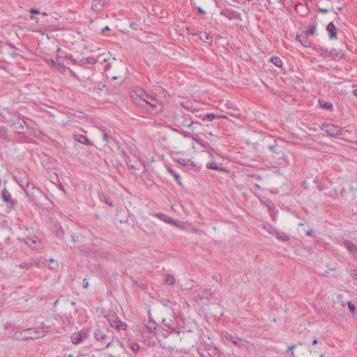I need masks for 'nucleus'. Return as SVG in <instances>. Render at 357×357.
I'll use <instances>...</instances> for the list:
<instances>
[{
    "label": "nucleus",
    "mask_w": 357,
    "mask_h": 357,
    "mask_svg": "<svg viewBox=\"0 0 357 357\" xmlns=\"http://www.w3.org/2000/svg\"><path fill=\"white\" fill-rule=\"evenodd\" d=\"M312 234H313V231H312V230H309V231H307L306 232V235H307V236H312Z\"/></svg>",
    "instance_id": "nucleus-58"
},
{
    "label": "nucleus",
    "mask_w": 357,
    "mask_h": 357,
    "mask_svg": "<svg viewBox=\"0 0 357 357\" xmlns=\"http://www.w3.org/2000/svg\"><path fill=\"white\" fill-rule=\"evenodd\" d=\"M307 36H306V33L305 36L302 35H297L296 39L299 40V42L305 47H310V42L307 39Z\"/></svg>",
    "instance_id": "nucleus-29"
},
{
    "label": "nucleus",
    "mask_w": 357,
    "mask_h": 357,
    "mask_svg": "<svg viewBox=\"0 0 357 357\" xmlns=\"http://www.w3.org/2000/svg\"><path fill=\"white\" fill-rule=\"evenodd\" d=\"M66 58L70 59L73 61V59H74L73 56L72 54H66Z\"/></svg>",
    "instance_id": "nucleus-57"
},
{
    "label": "nucleus",
    "mask_w": 357,
    "mask_h": 357,
    "mask_svg": "<svg viewBox=\"0 0 357 357\" xmlns=\"http://www.w3.org/2000/svg\"><path fill=\"white\" fill-rule=\"evenodd\" d=\"M144 105H149L155 113L161 112L163 109L162 102L155 96H152L146 92Z\"/></svg>",
    "instance_id": "nucleus-6"
},
{
    "label": "nucleus",
    "mask_w": 357,
    "mask_h": 357,
    "mask_svg": "<svg viewBox=\"0 0 357 357\" xmlns=\"http://www.w3.org/2000/svg\"><path fill=\"white\" fill-rule=\"evenodd\" d=\"M153 216L158 218L159 220H160L166 223L170 224V225H176V224H177L176 220H174V219L171 218L170 217H169L168 215H165L163 213H154L153 215Z\"/></svg>",
    "instance_id": "nucleus-14"
},
{
    "label": "nucleus",
    "mask_w": 357,
    "mask_h": 357,
    "mask_svg": "<svg viewBox=\"0 0 357 357\" xmlns=\"http://www.w3.org/2000/svg\"><path fill=\"white\" fill-rule=\"evenodd\" d=\"M319 103L322 108L331 110L333 107V104L331 102H324V103H321V101L319 100Z\"/></svg>",
    "instance_id": "nucleus-40"
},
{
    "label": "nucleus",
    "mask_w": 357,
    "mask_h": 357,
    "mask_svg": "<svg viewBox=\"0 0 357 357\" xmlns=\"http://www.w3.org/2000/svg\"><path fill=\"white\" fill-rule=\"evenodd\" d=\"M220 14L229 20H241V14L231 8L224 9L221 11Z\"/></svg>",
    "instance_id": "nucleus-12"
},
{
    "label": "nucleus",
    "mask_w": 357,
    "mask_h": 357,
    "mask_svg": "<svg viewBox=\"0 0 357 357\" xmlns=\"http://www.w3.org/2000/svg\"><path fill=\"white\" fill-rule=\"evenodd\" d=\"M296 348V344H292L291 346H289L287 349V352L289 353L290 352V355L291 356L294 357V349Z\"/></svg>",
    "instance_id": "nucleus-45"
},
{
    "label": "nucleus",
    "mask_w": 357,
    "mask_h": 357,
    "mask_svg": "<svg viewBox=\"0 0 357 357\" xmlns=\"http://www.w3.org/2000/svg\"><path fill=\"white\" fill-rule=\"evenodd\" d=\"M102 136L103 141L105 142H107V141H108L107 134L106 132H103Z\"/></svg>",
    "instance_id": "nucleus-51"
},
{
    "label": "nucleus",
    "mask_w": 357,
    "mask_h": 357,
    "mask_svg": "<svg viewBox=\"0 0 357 357\" xmlns=\"http://www.w3.org/2000/svg\"><path fill=\"white\" fill-rule=\"evenodd\" d=\"M319 11L323 14H326L329 12L328 9H327V8H319Z\"/></svg>",
    "instance_id": "nucleus-55"
},
{
    "label": "nucleus",
    "mask_w": 357,
    "mask_h": 357,
    "mask_svg": "<svg viewBox=\"0 0 357 357\" xmlns=\"http://www.w3.org/2000/svg\"><path fill=\"white\" fill-rule=\"evenodd\" d=\"M350 275L354 278V279H357V269H354L351 271L350 273Z\"/></svg>",
    "instance_id": "nucleus-47"
},
{
    "label": "nucleus",
    "mask_w": 357,
    "mask_h": 357,
    "mask_svg": "<svg viewBox=\"0 0 357 357\" xmlns=\"http://www.w3.org/2000/svg\"><path fill=\"white\" fill-rule=\"evenodd\" d=\"M70 304L73 306H75L76 305V303L75 301H71L70 302Z\"/></svg>",
    "instance_id": "nucleus-64"
},
{
    "label": "nucleus",
    "mask_w": 357,
    "mask_h": 357,
    "mask_svg": "<svg viewBox=\"0 0 357 357\" xmlns=\"http://www.w3.org/2000/svg\"><path fill=\"white\" fill-rule=\"evenodd\" d=\"M165 282L167 285H172L175 283V278L171 274H167L165 275Z\"/></svg>",
    "instance_id": "nucleus-36"
},
{
    "label": "nucleus",
    "mask_w": 357,
    "mask_h": 357,
    "mask_svg": "<svg viewBox=\"0 0 357 357\" xmlns=\"http://www.w3.org/2000/svg\"><path fill=\"white\" fill-rule=\"evenodd\" d=\"M141 177L144 181V183L146 184V185L151 187L154 184V181L152 179V176L148 172H144L142 174Z\"/></svg>",
    "instance_id": "nucleus-20"
},
{
    "label": "nucleus",
    "mask_w": 357,
    "mask_h": 357,
    "mask_svg": "<svg viewBox=\"0 0 357 357\" xmlns=\"http://www.w3.org/2000/svg\"><path fill=\"white\" fill-rule=\"evenodd\" d=\"M206 167L207 169H214V170H217V171H219V172H227L228 170L227 169V168L225 167H220V166H218L215 162H207L206 164Z\"/></svg>",
    "instance_id": "nucleus-24"
},
{
    "label": "nucleus",
    "mask_w": 357,
    "mask_h": 357,
    "mask_svg": "<svg viewBox=\"0 0 357 357\" xmlns=\"http://www.w3.org/2000/svg\"><path fill=\"white\" fill-rule=\"evenodd\" d=\"M145 93L146 91L142 89L133 91L130 95L132 102L140 107L144 106Z\"/></svg>",
    "instance_id": "nucleus-9"
},
{
    "label": "nucleus",
    "mask_w": 357,
    "mask_h": 357,
    "mask_svg": "<svg viewBox=\"0 0 357 357\" xmlns=\"http://www.w3.org/2000/svg\"><path fill=\"white\" fill-rule=\"evenodd\" d=\"M321 129L331 137L338 136L342 134V129L334 124H323Z\"/></svg>",
    "instance_id": "nucleus-8"
},
{
    "label": "nucleus",
    "mask_w": 357,
    "mask_h": 357,
    "mask_svg": "<svg viewBox=\"0 0 357 357\" xmlns=\"http://www.w3.org/2000/svg\"><path fill=\"white\" fill-rule=\"evenodd\" d=\"M197 9L198 12L202 15H205L206 13V12L204 10H203L200 6H198Z\"/></svg>",
    "instance_id": "nucleus-52"
},
{
    "label": "nucleus",
    "mask_w": 357,
    "mask_h": 357,
    "mask_svg": "<svg viewBox=\"0 0 357 357\" xmlns=\"http://www.w3.org/2000/svg\"><path fill=\"white\" fill-rule=\"evenodd\" d=\"M329 58L332 59H340L343 58L344 54L342 50L337 49H332L330 50Z\"/></svg>",
    "instance_id": "nucleus-23"
},
{
    "label": "nucleus",
    "mask_w": 357,
    "mask_h": 357,
    "mask_svg": "<svg viewBox=\"0 0 357 357\" xmlns=\"http://www.w3.org/2000/svg\"><path fill=\"white\" fill-rule=\"evenodd\" d=\"M326 30L329 33L328 38L331 40L336 38V37H337L336 27L333 22H331L327 25Z\"/></svg>",
    "instance_id": "nucleus-19"
},
{
    "label": "nucleus",
    "mask_w": 357,
    "mask_h": 357,
    "mask_svg": "<svg viewBox=\"0 0 357 357\" xmlns=\"http://www.w3.org/2000/svg\"><path fill=\"white\" fill-rule=\"evenodd\" d=\"M84 338H86V333L82 331L74 333L70 337L71 341L74 344L81 343Z\"/></svg>",
    "instance_id": "nucleus-17"
},
{
    "label": "nucleus",
    "mask_w": 357,
    "mask_h": 357,
    "mask_svg": "<svg viewBox=\"0 0 357 357\" xmlns=\"http://www.w3.org/2000/svg\"><path fill=\"white\" fill-rule=\"evenodd\" d=\"M24 241L32 250H39L43 245L41 240L35 234H27Z\"/></svg>",
    "instance_id": "nucleus-7"
},
{
    "label": "nucleus",
    "mask_w": 357,
    "mask_h": 357,
    "mask_svg": "<svg viewBox=\"0 0 357 357\" xmlns=\"http://www.w3.org/2000/svg\"><path fill=\"white\" fill-rule=\"evenodd\" d=\"M101 200H102V202H104L106 204H107L109 206H110V207L113 206V204L109 197H107L106 196H102V197L101 198Z\"/></svg>",
    "instance_id": "nucleus-43"
},
{
    "label": "nucleus",
    "mask_w": 357,
    "mask_h": 357,
    "mask_svg": "<svg viewBox=\"0 0 357 357\" xmlns=\"http://www.w3.org/2000/svg\"><path fill=\"white\" fill-rule=\"evenodd\" d=\"M254 186H255V188H257L259 190L261 189V186L258 183H255Z\"/></svg>",
    "instance_id": "nucleus-59"
},
{
    "label": "nucleus",
    "mask_w": 357,
    "mask_h": 357,
    "mask_svg": "<svg viewBox=\"0 0 357 357\" xmlns=\"http://www.w3.org/2000/svg\"><path fill=\"white\" fill-rule=\"evenodd\" d=\"M16 181L20 187L24 190V192L26 189H29L33 183H31L25 172L20 174L18 177H16Z\"/></svg>",
    "instance_id": "nucleus-10"
},
{
    "label": "nucleus",
    "mask_w": 357,
    "mask_h": 357,
    "mask_svg": "<svg viewBox=\"0 0 357 357\" xmlns=\"http://www.w3.org/2000/svg\"><path fill=\"white\" fill-rule=\"evenodd\" d=\"M343 244L349 253L355 255L357 251V246L352 241L349 240H344Z\"/></svg>",
    "instance_id": "nucleus-22"
},
{
    "label": "nucleus",
    "mask_w": 357,
    "mask_h": 357,
    "mask_svg": "<svg viewBox=\"0 0 357 357\" xmlns=\"http://www.w3.org/2000/svg\"><path fill=\"white\" fill-rule=\"evenodd\" d=\"M271 139L273 141V144H268V149L273 152V153H279V151H278V146L277 144V142L275 139H273L271 138Z\"/></svg>",
    "instance_id": "nucleus-33"
},
{
    "label": "nucleus",
    "mask_w": 357,
    "mask_h": 357,
    "mask_svg": "<svg viewBox=\"0 0 357 357\" xmlns=\"http://www.w3.org/2000/svg\"><path fill=\"white\" fill-rule=\"evenodd\" d=\"M29 200L39 208L47 206L48 203L52 202L48 199L47 196L38 188L33 184L25 192Z\"/></svg>",
    "instance_id": "nucleus-1"
},
{
    "label": "nucleus",
    "mask_w": 357,
    "mask_h": 357,
    "mask_svg": "<svg viewBox=\"0 0 357 357\" xmlns=\"http://www.w3.org/2000/svg\"><path fill=\"white\" fill-rule=\"evenodd\" d=\"M348 307L351 312L356 310V306L351 302H348Z\"/></svg>",
    "instance_id": "nucleus-46"
},
{
    "label": "nucleus",
    "mask_w": 357,
    "mask_h": 357,
    "mask_svg": "<svg viewBox=\"0 0 357 357\" xmlns=\"http://www.w3.org/2000/svg\"><path fill=\"white\" fill-rule=\"evenodd\" d=\"M29 12H30L31 13H32V14H39V13H40V11H39V10H38V9H37V8H31V9L29 10Z\"/></svg>",
    "instance_id": "nucleus-50"
},
{
    "label": "nucleus",
    "mask_w": 357,
    "mask_h": 357,
    "mask_svg": "<svg viewBox=\"0 0 357 357\" xmlns=\"http://www.w3.org/2000/svg\"><path fill=\"white\" fill-rule=\"evenodd\" d=\"M276 238L282 241H288L289 240V236L283 233L276 231Z\"/></svg>",
    "instance_id": "nucleus-37"
},
{
    "label": "nucleus",
    "mask_w": 357,
    "mask_h": 357,
    "mask_svg": "<svg viewBox=\"0 0 357 357\" xmlns=\"http://www.w3.org/2000/svg\"><path fill=\"white\" fill-rule=\"evenodd\" d=\"M129 347L130 349H132L134 352H137L139 349V346L136 342H131L129 344Z\"/></svg>",
    "instance_id": "nucleus-42"
},
{
    "label": "nucleus",
    "mask_w": 357,
    "mask_h": 357,
    "mask_svg": "<svg viewBox=\"0 0 357 357\" xmlns=\"http://www.w3.org/2000/svg\"><path fill=\"white\" fill-rule=\"evenodd\" d=\"M83 287L84 288L86 289L89 287V282L86 278L83 280Z\"/></svg>",
    "instance_id": "nucleus-53"
},
{
    "label": "nucleus",
    "mask_w": 357,
    "mask_h": 357,
    "mask_svg": "<svg viewBox=\"0 0 357 357\" xmlns=\"http://www.w3.org/2000/svg\"><path fill=\"white\" fill-rule=\"evenodd\" d=\"M110 29L109 28V26H105L103 29H102V32H105V31H109Z\"/></svg>",
    "instance_id": "nucleus-60"
},
{
    "label": "nucleus",
    "mask_w": 357,
    "mask_h": 357,
    "mask_svg": "<svg viewBox=\"0 0 357 357\" xmlns=\"http://www.w3.org/2000/svg\"><path fill=\"white\" fill-rule=\"evenodd\" d=\"M198 143L200 144L203 147H204L206 149L208 147H210L209 144L203 140L198 141Z\"/></svg>",
    "instance_id": "nucleus-48"
},
{
    "label": "nucleus",
    "mask_w": 357,
    "mask_h": 357,
    "mask_svg": "<svg viewBox=\"0 0 357 357\" xmlns=\"http://www.w3.org/2000/svg\"><path fill=\"white\" fill-rule=\"evenodd\" d=\"M1 199L3 202L10 204L12 206L17 204V200L12 198L11 193L6 188H4L1 191Z\"/></svg>",
    "instance_id": "nucleus-11"
},
{
    "label": "nucleus",
    "mask_w": 357,
    "mask_h": 357,
    "mask_svg": "<svg viewBox=\"0 0 357 357\" xmlns=\"http://www.w3.org/2000/svg\"><path fill=\"white\" fill-rule=\"evenodd\" d=\"M47 62L49 64H50L52 67H54V65H55V64H56V61H54V60H52V59H48V60H47Z\"/></svg>",
    "instance_id": "nucleus-56"
},
{
    "label": "nucleus",
    "mask_w": 357,
    "mask_h": 357,
    "mask_svg": "<svg viewBox=\"0 0 357 357\" xmlns=\"http://www.w3.org/2000/svg\"><path fill=\"white\" fill-rule=\"evenodd\" d=\"M54 68H55L60 72H65L66 70V67L62 63L59 62H56Z\"/></svg>",
    "instance_id": "nucleus-41"
},
{
    "label": "nucleus",
    "mask_w": 357,
    "mask_h": 357,
    "mask_svg": "<svg viewBox=\"0 0 357 357\" xmlns=\"http://www.w3.org/2000/svg\"><path fill=\"white\" fill-rule=\"evenodd\" d=\"M111 326L119 330H123L126 328V324L119 321L116 324L115 322H114V324H111Z\"/></svg>",
    "instance_id": "nucleus-39"
},
{
    "label": "nucleus",
    "mask_w": 357,
    "mask_h": 357,
    "mask_svg": "<svg viewBox=\"0 0 357 357\" xmlns=\"http://www.w3.org/2000/svg\"><path fill=\"white\" fill-rule=\"evenodd\" d=\"M270 61L277 67H282L283 63L281 59L278 56H272Z\"/></svg>",
    "instance_id": "nucleus-35"
},
{
    "label": "nucleus",
    "mask_w": 357,
    "mask_h": 357,
    "mask_svg": "<svg viewBox=\"0 0 357 357\" xmlns=\"http://www.w3.org/2000/svg\"><path fill=\"white\" fill-rule=\"evenodd\" d=\"M181 105H182L183 107L186 108V109L190 108V107H189V106H188V105H185V104H184V102H182V103H181Z\"/></svg>",
    "instance_id": "nucleus-62"
},
{
    "label": "nucleus",
    "mask_w": 357,
    "mask_h": 357,
    "mask_svg": "<svg viewBox=\"0 0 357 357\" xmlns=\"http://www.w3.org/2000/svg\"><path fill=\"white\" fill-rule=\"evenodd\" d=\"M110 333H112V331L109 330H102L98 328L94 332V337L98 342H100L102 344H105V348H108L112 345L113 342V336Z\"/></svg>",
    "instance_id": "nucleus-4"
},
{
    "label": "nucleus",
    "mask_w": 357,
    "mask_h": 357,
    "mask_svg": "<svg viewBox=\"0 0 357 357\" xmlns=\"http://www.w3.org/2000/svg\"><path fill=\"white\" fill-rule=\"evenodd\" d=\"M226 119L227 116L225 115H216L213 113H207L203 116L204 121H211L214 119Z\"/></svg>",
    "instance_id": "nucleus-25"
},
{
    "label": "nucleus",
    "mask_w": 357,
    "mask_h": 357,
    "mask_svg": "<svg viewBox=\"0 0 357 357\" xmlns=\"http://www.w3.org/2000/svg\"><path fill=\"white\" fill-rule=\"evenodd\" d=\"M167 170L169 173H170L175 178L176 183L178 185H181V180L180 175L170 167H167Z\"/></svg>",
    "instance_id": "nucleus-30"
},
{
    "label": "nucleus",
    "mask_w": 357,
    "mask_h": 357,
    "mask_svg": "<svg viewBox=\"0 0 357 357\" xmlns=\"http://www.w3.org/2000/svg\"><path fill=\"white\" fill-rule=\"evenodd\" d=\"M47 330L43 327H24L21 328V331H16L13 335L16 340H33L44 337Z\"/></svg>",
    "instance_id": "nucleus-2"
},
{
    "label": "nucleus",
    "mask_w": 357,
    "mask_h": 357,
    "mask_svg": "<svg viewBox=\"0 0 357 357\" xmlns=\"http://www.w3.org/2000/svg\"><path fill=\"white\" fill-rule=\"evenodd\" d=\"M73 139L75 141L84 144L86 146L92 145V143L90 142V140L84 135L80 133H74L73 134Z\"/></svg>",
    "instance_id": "nucleus-16"
},
{
    "label": "nucleus",
    "mask_w": 357,
    "mask_h": 357,
    "mask_svg": "<svg viewBox=\"0 0 357 357\" xmlns=\"http://www.w3.org/2000/svg\"><path fill=\"white\" fill-rule=\"evenodd\" d=\"M5 329L11 332H14L13 335L16 333V331H21L20 328H17L15 325L10 323H6L5 325Z\"/></svg>",
    "instance_id": "nucleus-34"
},
{
    "label": "nucleus",
    "mask_w": 357,
    "mask_h": 357,
    "mask_svg": "<svg viewBox=\"0 0 357 357\" xmlns=\"http://www.w3.org/2000/svg\"><path fill=\"white\" fill-rule=\"evenodd\" d=\"M92 60H93V59L90 58V57L82 58L79 61L74 59H73V63L79 65V66H82V65L86 64V63H93Z\"/></svg>",
    "instance_id": "nucleus-28"
},
{
    "label": "nucleus",
    "mask_w": 357,
    "mask_h": 357,
    "mask_svg": "<svg viewBox=\"0 0 357 357\" xmlns=\"http://www.w3.org/2000/svg\"><path fill=\"white\" fill-rule=\"evenodd\" d=\"M198 35H199V39L202 42L208 43V44L212 43L213 37L209 33H207L206 31H201V32H199V33Z\"/></svg>",
    "instance_id": "nucleus-21"
},
{
    "label": "nucleus",
    "mask_w": 357,
    "mask_h": 357,
    "mask_svg": "<svg viewBox=\"0 0 357 357\" xmlns=\"http://www.w3.org/2000/svg\"><path fill=\"white\" fill-rule=\"evenodd\" d=\"M353 94H354L356 97H357V89H354V90L353 91Z\"/></svg>",
    "instance_id": "nucleus-63"
},
{
    "label": "nucleus",
    "mask_w": 357,
    "mask_h": 357,
    "mask_svg": "<svg viewBox=\"0 0 357 357\" xmlns=\"http://www.w3.org/2000/svg\"><path fill=\"white\" fill-rule=\"evenodd\" d=\"M222 337L225 340L232 342L234 345L240 348L245 347L249 349L252 346L251 343L248 340L241 338L238 336L232 335L227 332L223 333L222 334Z\"/></svg>",
    "instance_id": "nucleus-5"
},
{
    "label": "nucleus",
    "mask_w": 357,
    "mask_h": 357,
    "mask_svg": "<svg viewBox=\"0 0 357 357\" xmlns=\"http://www.w3.org/2000/svg\"><path fill=\"white\" fill-rule=\"evenodd\" d=\"M321 51H322V54L324 55V56L329 58L328 54L330 53V50H328L327 49H322Z\"/></svg>",
    "instance_id": "nucleus-49"
},
{
    "label": "nucleus",
    "mask_w": 357,
    "mask_h": 357,
    "mask_svg": "<svg viewBox=\"0 0 357 357\" xmlns=\"http://www.w3.org/2000/svg\"><path fill=\"white\" fill-rule=\"evenodd\" d=\"M174 125L178 127H187L192 128V130L194 131L195 128L193 125L197 123L192 119V116L189 114H185L183 112L176 114L174 116Z\"/></svg>",
    "instance_id": "nucleus-3"
},
{
    "label": "nucleus",
    "mask_w": 357,
    "mask_h": 357,
    "mask_svg": "<svg viewBox=\"0 0 357 357\" xmlns=\"http://www.w3.org/2000/svg\"><path fill=\"white\" fill-rule=\"evenodd\" d=\"M174 160L183 166H188L190 165V163L192 162L190 160H186L184 158H174Z\"/></svg>",
    "instance_id": "nucleus-38"
},
{
    "label": "nucleus",
    "mask_w": 357,
    "mask_h": 357,
    "mask_svg": "<svg viewBox=\"0 0 357 357\" xmlns=\"http://www.w3.org/2000/svg\"><path fill=\"white\" fill-rule=\"evenodd\" d=\"M33 266H37L39 267V264L38 262L36 261L35 259H31L28 261H24L20 264V265L17 266V268H21V269H26L29 270L31 269Z\"/></svg>",
    "instance_id": "nucleus-18"
},
{
    "label": "nucleus",
    "mask_w": 357,
    "mask_h": 357,
    "mask_svg": "<svg viewBox=\"0 0 357 357\" xmlns=\"http://www.w3.org/2000/svg\"><path fill=\"white\" fill-rule=\"evenodd\" d=\"M26 126V122L24 119H20L19 116L15 121H13L11 126L13 127L15 132L18 134L24 133V126Z\"/></svg>",
    "instance_id": "nucleus-13"
},
{
    "label": "nucleus",
    "mask_w": 357,
    "mask_h": 357,
    "mask_svg": "<svg viewBox=\"0 0 357 357\" xmlns=\"http://www.w3.org/2000/svg\"><path fill=\"white\" fill-rule=\"evenodd\" d=\"M258 197L260 199L261 202L263 203L264 205H266L269 210L274 209L275 205L271 199H261L259 197Z\"/></svg>",
    "instance_id": "nucleus-32"
},
{
    "label": "nucleus",
    "mask_w": 357,
    "mask_h": 357,
    "mask_svg": "<svg viewBox=\"0 0 357 357\" xmlns=\"http://www.w3.org/2000/svg\"><path fill=\"white\" fill-rule=\"evenodd\" d=\"M317 343H318L317 339V338H314V339L313 340V341H312V344L314 345V344H317Z\"/></svg>",
    "instance_id": "nucleus-61"
},
{
    "label": "nucleus",
    "mask_w": 357,
    "mask_h": 357,
    "mask_svg": "<svg viewBox=\"0 0 357 357\" xmlns=\"http://www.w3.org/2000/svg\"><path fill=\"white\" fill-rule=\"evenodd\" d=\"M54 233L59 238H63L64 236V230L60 225H55L54 227Z\"/></svg>",
    "instance_id": "nucleus-31"
},
{
    "label": "nucleus",
    "mask_w": 357,
    "mask_h": 357,
    "mask_svg": "<svg viewBox=\"0 0 357 357\" xmlns=\"http://www.w3.org/2000/svg\"><path fill=\"white\" fill-rule=\"evenodd\" d=\"M20 229L21 230H24V231H29V229H30V228L29 227L26 226V225H23V226L20 227ZM31 229H32V227H31Z\"/></svg>",
    "instance_id": "nucleus-54"
},
{
    "label": "nucleus",
    "mask_w": 357,
    "mask_h": 357,
    "mask_svg": "<svg viewBox=\"0 0 357 357\" xmlns=\"http://www.w3.org/2000/svg\"><path fill=\"white\" fill-rule=\"evenodd\" d=\"M317 22L314 20L310 25L307 30L305 31L306 36H314L317 31Z\"/></svg>",
    "instance_id": "nucleus-27"
},
{
    "label": "nucleus",
    "mask_w": 357,
    "mask_h": 357,
    "mask_svg": "<svg viewBox=\"0 0 357 357\" xmlns=\"http://www.w3.org/2000/svg\"><path fill=\"white\" fill-rule=\"evenodd\" d=\"M105 6V2L102 0H93L91 8L95 11L101 10Z\"/></svg>",
    "instance_id": "nucleus-26"
},
{
    "label": "nucleus",
    "mask_w": 357,
    "mask_h": 357,
    "mask_svg": "<svg viewBox=\"0 0 357 357\" xmlns=\"http://www.w3.org/2000/svg\"><path fill=\"white\" fill-rule=\"evenodd\" d=\"M123 155H124L125 161H126V164L128 165V166L130 167L131 169H137L138 166L139 165V162L138 160L136 158H133V159L132 160V158L128 155H127L125 152L123 153Z\"/></svg>",
    "instance_id": "nucleus-15"
},
{
    "label": "nucleus",
    "mask_w": 357,
    "mask_h": 357,
    "mask_svg": "<svg viewBox=\"0 0 357 357\" xmlns=\"http://www.w3.org/2000/svg\"><path fill=\"white\" fill-rule=\"evenodd\" d=\"M48 262H49L50 264H53V265H54V266H50V267L51 269L56 270V269H57V268H58L59 265H58V264H57V263H56V262L53 259H50L48 260Z\"/></svg>",
    "instance_id": "nucleus-44"
}]
</instances>
